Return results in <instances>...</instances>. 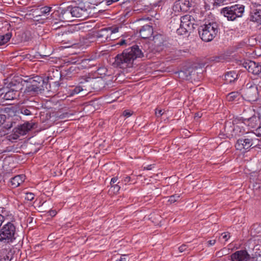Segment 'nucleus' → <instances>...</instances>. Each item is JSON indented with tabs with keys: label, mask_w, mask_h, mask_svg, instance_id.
Masks as SVG:
<instances>
[{
	"label": "nucleus",
	"mask_w": 261,
	"mask_h": 261,
	"mask_svg": "<svg viewBox=\"0 0 261 261\" xmlns=\"http://www.w3.org/2000/svg\"><path fill=\"white\" fill-rule=\"evenodd\" d=\"M182 53H187V50H178L177 51V54L180 55V56H182Z\"/></svg>",
	"instance_id": "nucleus-51"
},
{
	"label": "nucleus",
	"mask_w": 261,
	"mask_h": 261,
	"mask_svg": "<svg viewBox=\"0 0 261 261\" xmlns=\"http://www.w3.org/2000/svg\"><path fill=\"white\" fill-rule=\"evenodd\" d=\"M119 0H108L107 2L108 5H111L113 3L118 2ZM135 0H124L122 3L121 6L122 7H127L128 4H133Z\"/></svg>",
	"instance_id": "nucleus-28"
},
{
	"label": "nucleus",
	"mask_w": 261,
	"mask_h": 261,
	"mask_svg": "<svg viewBox=\"0 0 261 261\" xmlns=\"http://www.w3.org/2000/svg\"><path fill=\"white\" fill-rule=\"evenodd\" d=\"M30 85L27 87L28 92L38 93L44 90V85H47L43 79L40 76H36L30 79Z\"/></svg>",
	"instance_id": "nucleus-8"
},
{
	"label": "nucleus",
	"mask_w": 261,
	"mask_h": 261,
	"mask_svg": "<svg viewBox=\"0 0 261 261\" xmlns=\"http://www.w3.org/2000/svg\"><path fill=\"white\" fill-rule=\"evenodd\" d=\"M32 110H34V108L32 106H22L20 108L19 111L20 113L29 116L32 115Z\"/></svg>",
	"instance_id": "nucleus-24"
},
{
	"label": "nucleus",
	"mask_w": 261,
	"mask_h": 261,
	"mask_svg": "<svg viewBox=\"0 0 261 261\" xmlns=\"http://www.w3.org/2000/svg\"><path fill=\"white\" fill-rule=\"evenodd\" d=\"M49 213V215L51 216H55L57 214V212L55 210H51Z\"/></svg>",
	"instance_id": "nucleus-52"
},
{
	"label": "nucleus",
	"mask_w": 261,
	"mask_h": 261,
	"mask_svg": "<svg viewBox=\"0 0 261 261\" xmlns=\"http://www.w3.org/2000/svg\"><path fill=\"white\" fill-rule=\"evenodd\" d=\"M12 37L11 33H6L5 35L0 34V46L3 45L7 43Z\"/></svg>",
	"instance_id": "nucleus-27"
},
{
	"label": "nucleus",
	"mask_w": 261,
	"mask_h": 261,
	"mask_svg": "<svg viewBox=\"0 0 261 261\" xmlns=\"http://www.w3.org/2000/svg\"><path fill=\"white\" fill-rule=\"evenodd\" d=\"M250 258L246 250H239L231 255L232 261H248Z\"/></svg>",
	"instance_id": "nucleus-14"
},
{
	"label": "nucleus",
	"mask_w": 261,
	"mask_h": 261,
	"mask_svg": "<svg viewBox=\"0 0 261 261\" xmlns=\"http://www.w3.org/2000/svg\"><path fill=\"white\" fill-rule=\"evenodd\" d=\"M132 113H130V112L128 110H125L123 112V115L124 116V117H128L129 116H130L132 115Z\"/></svg>",
	"instance_id": "nucleus-43"
},
{
	"label": "nucleus",
	"mask_w": 261,
	"mask_h": 261,
	"mask_svg": "<svg viewBox=\"0 0 261 261\" xmlns=\"http://www.w3.org/2000/svg\"><path fill=\"white\" fill-rule=\"evenodd\" d=\"M5 84L6 88L13 90L18 94H20V91L22 89V82L20 79H8L7 83H5Z\"/></svg>",
	"instance_id": "nucleus-11"
},
{
	"label": "nucleus",
	"mask_w": 261,
	"mask_h": 261,
	"mask_svg": "<svg viewBox=\"0 0 261 261\" xmlns=\"http://www.w3.org/2000/svg\"><path fill=\"white\" fill-rule=\"evenodd\" d=\"M176 22L177 24L179 23V28L176 30V32L180 35L191 33L197 26L194 18L189 14L181 16Z\"/></svg>",
	"instance_id": "nucleus-4"
},
{
	"label": "nucleus",
	"mask_w": 261,
	"mask_h": 261,
	"mask_svg": "<svg viewBox=\"0 0 261 261\" xmlns=\"http://www.w3.org/2000/svg\"><path fill=\"white\" fill-rule=\"evenodd\" d=\"M6 116L4 114L0 113V126H1L5 121Z\"/></svg>",
	"instance_id": "nucleus-42"
},
{
	"label": "nucleus",
	"mask_w": 261,
	"mask_h": 261,
	"mask_svg": "<svg viewBox=\"0 0 261 261\" xmlns=\"http://www.w3.org/2000/svg\"><path fill=\"white\" fill-rule=\"evenodd\" d=\"M130 180V177L127 176L126 177H124L120 181L121 185H126L127 183H128Z\"/></svg>",
	"instance_id": "nucleus-37"
},
{
	"label": "nucleus",
	"mask_w": 261,
	"mask_h": 261,
	"mask_svg": "<svg viewBox=\"0 0 261 261\" xmlns=\"http://www.w3.org/2000/svg\"><path fill=\"white\" fill-rule=\"evenodd\" d=\"M198 30L200 38L205 42H210L218 35L220 29L217 22H211L201 25Z\"/></svg>",
	"instance_id": "nucleus-2"
},
{
	"label": "nucleus",
	"mask_w": 261,
	"mask_h": 261,
	"mask_svg": "<svg viewBox=\"0 0 261 261\" xmlns=\"http://www.w3.org/2000/svg\"><path fill=\"white\" fill-rule=\"evenodd\" d=\"M25 125L26 126L28 132L29 130H30L32 128V125L29 123H27L25 124Z\"/></svg>",
	"instance_id": "nucleus-50"
},
{
	"label": "nucleus",
	"mask_w": 261,
	"mask_h": 261,
	"mask_svg": "<svg viewBox=\"0 0 261 261\" xmlns=\"http://www.w3.org/2000/svg\"><path fill=\"white\" fill-rule=\"evenodd\" d=\"M34 198V194L32 193H27L25 199L28 200L32 201Z\"/></svg>",
	"instance_id": "nucleus-36"
},
{
	"label": "nucleus",
	"mask_w": 261,
	"mask_h": 261,
	"mask_svg": "<svg viewBox=\"0 0 261 261\" xmlns=\"http://www.w3.org/2000/svg\"><path fill=\"white\" fill-rule=\"evenodd\" d=\"M15 134L17 137H18L19 135H24L28 132L25 124L19 126L18 128H15Z\"/></svg>",
	"instance_id": "nucleus-26"
},
{
	"label": "nucleus",
	"mask_w": 261,
	"mask_h": 261,
	"mask_svg": "<svg viewBox=\"0 0 261 261\" xmlns=\"http://www.w3.org/2000/svg\"><path fill=\"white\" fill-rule=\"evenodd\" d=\"M243 120L245 123H247L249 126L253 128L257 125V122H259V118L257 116L253 115L249 118L244 119Z\"/></svg>",
	"instance_id": "nucleus-23"
},
{
	"label": "nucleus",
	"mask_w": 261,
	"mask_h": 261,
	"mask_svg": "<svg viewBox=\"0 0 261 261\" xmlns=\"http://www.w3.org/2000/svg\"><path fill=\"white\" fill-rule=\"evenodd\" d=\"M179 197L180 196L178 194L172 195L169 197L168 201L170 202L171 203H174L175 202L179 200Z\"/></svg>",
	"instance_id": "nucleus-33"
},
{
	"label": "nucleus",
	"mask_w": 261,
	"mask_h": 261,
	"mask_svg": "<svg viewBox=\"0 0 261 261\" xmlns=\"http://www.w3.org/2000/svg\"><path fill=\"white\" fill-rule=\"evenodd\" d=\"M216 240H211L207 242V246H211L214 245L216 243Z\"/></svg>",
	"instance_id": "nucleus-47"
},
{
	"label": "nucleus",
	"mask_w": 261,
	"mask_h": 261,
	"mask_svg": "<svg viewBox=\"0 0 261 261\" xmlns=\"http://www.w3.org/2000/svg\"><path fill=\"white\" fill-rule=\"evenodd\" d=\"M79 68L76 66H70L67 69H63L61 71V77L64 79L68 80L75 76L77 73V70Z\"/></svg>",
	"instance_id": "nucleus-15"
},
{
	"label": "nucleus",
	"mask_w": 261,
	"mask_h": 261,
	"mask_svg": "<svg viewBox=\"0 0 261 261\" xmlns=\"http://www.w3.org/2000/svg\"><path fill=\"white\" fill-rule=\"evenodd\" d=\"M251 20L253 21L256 22L261 25V10H256L251 15Z\"/></svg>",
	"instance_id": "nucleus-25"
},
{
	"label": "nucleus",
	"mask_w": 261,
	"mask_h": 261,
	"mask_svg": "<svg viewBox=\"0 0 261 261\" xmlns=\"http://www.w3.org/2000/svg\"><path fill=\"white\" fill-rule=\"evenodd\" d=\"M140 36L143 39H148L153 34L152 27L150 25H144L139 31Z\"/></svg>",
	"instance_id": "nucleus-17"
},
{
	"label": "nucleus",
	"mask_w": 261,
	"mask_h": 261,
	"mask_svg": "<svg viewBox=\"0 0 261 261\" xmlns=\"http://www.w3.org/2000/svg\"><path fill=\"white\" fill-rule=\"evenodd\" d=\"M244 8L243 5L237 4L223 8L221 13L226 17L228 20L233 21L237 18L242 16L244 12Z\"/></svg>",
	"instance_id": "nucleus-6"
},
{
	"label": "nucleus",
	"mask_w": 261,
	"mask_h": 261,
	"mask_svg": "<svg viewBox=\"0 0 261 261\" xmlns=\"http://www.w3.org/2000/svg\"><path fill=\"white\" fill-rule=\"evenodd\" d=\"M51 8L48 6H45L39 9V16H41L45 14H49L51 11Z\"/></svg>",
	"instance_id": "nucleus-30"
},
{
	"label": "nucleus",
	"mask_w": 261,
	"mask_h": 261,
	"mask_svg": "<svg viewBox=\"0 0 261 261\" xmlns=\"http://www.w3.org/2000/svg\"><path fill=\"white\" fill-rule=\"evenodd\" d=\"M89 80H91V79H90V78H88V79H87V80H86V81L87 82H89Z\"/></svg>",
	"instance_id": "nucleus-58"
},
{
	"label": "nucleus",
	"mask_w": 261,
	"mask_h": 261,
	"mask_svg": "<svg viewBox=\"0 0 261 261\" xmlns=\"http://www.w3.org/2000/svg\"><path fill=\"white\" fill-rule=\"evenodd\" d=\"M153 41L154 48L156 49V47H158L157 50L160 51L163 49L164 39L163 37L161 35H156L154 36L153 38Z\"/></svg>",
	"instance_id": "nucleus-19"
},
{
	"label": "nucleus",
	"mask_w": 261,
	"mask_h": 261,
	"mask_svg": "<svg viewBox=\"0 0 261 261\" xmlns=\"http://www.w3.org/2000/svg\"><path fill=\"white\" fill-rule=\"evenodd\" d=\"M251 234L257 238V240L261 242V226L258 224H254L251 229Z\"/></svg>",
	"instance_id": "nucleus-21"
},
{
	"label": "nucleus",
	"mask_w": 261,
	"mask_h": 261,
	"mask_svg": "<svg viewBox=\"0 0 261 261\" xmlns=\"http://www.w3.org/2000/svg\"><path fill=\"white\" fill-rule=\"evenodd\" d=\"M191 7L189 0H175L173 6V10L175 12H187Z\"/></svg>",
	"instance_id": "nucleus-10"
},
{
	"label": "nucleus",
	"mask_w": 261,
	"mask_h": 261,
	"mask_svg": "<svg viewBox=\"0 0 261 261\" xmlns=\"http://www.w3.org/2000/svg\"><path fill=\"white\" fill-rule=\"evenodd\" d=\"M25 179V175L20 174L16 175L11 179V187L12 188H15L22 184Z\"/></svg>",
	"instance_id": "nucleus-18"
},
{
	"label": "nucleus",
	"mask_w": 261,
	"mask_h": 261,
	"mask_svg": "<svg viewBox=\"0 0 261 261\" xmlns=\"http://www.w3.org/2000/svg\"><path fill=\"white\" fill-rule=\"evenodd\" d=\"M164 112L165 111L163 110H158L157 109H156L155 111V114L156 117H159L162 116L164 114Z\"/></svg>",
	"instance_id": "nucleus-39"
},
{
	"label": "nucleus",
	"mask_w": 261,
	"mask_h": 261,
	"mask_svg": "<svg viewBox=\"0 0 261 261\" xmlns=\"http://www.w3.org/2000/svg\"><path fill=\"white\" fill-rule=\"evenodd\" d=\"M128 12H127L125 14L128 15Z\"/></svg>",
	"instance_id": "nucleus-59"
},
{
	"label": "nucleus",
	"mask_w": 261,
	"mask_h": 261,
	"mask_svg": "<svg viewBox=\"0 0 261 261\" xmlns=\"http://www.w3.org/2000/svg\"><path fill=\"white\" fill-rule=\"evenodd\" d=\"M144 57L141 49L137 45L124 49L115 58V64L120 68L125 69L133 67L134 61Z\"/></svg>",
	"instance_id": "nucleus-1"
},
{
	"label": "nucleus",
	"mask_w": 261,
	"mask_h": 261,
	"mask_svg": "<svg viewBox=\"0 0 261 261\" xmlns=\"http://www.w3.org/2000/svg\"><path fill=\"white\" fill-rule=\"evenodd\" d=\"M240 96V94L238 92H232L227 95V99L228 101L234 100Z\"/></svg>",
	"instance_id": "nucleus-31"
},
{
	"label": "nucleus",
	"mask_w": 261,
	"mask_h": 261,
	"mask_svg": "<svg viewBox=\"0 0 261 261\" xmlns=\"http://www.w3.org/2000/svg\"><path fill=\"white\" fill-rule=\"evenodd\" d=\"M121 184L120 181H118L117 184L111 186V188H113L114 193H117L120 190L121 188Z\"/></svg>",
	"instance_id": "nucleus-35"
},
{
	"label": "nucleus",
	"mask_w": 261,
	"mask_h": 261,
	"mask_svg": "<svg viewBox=\"0 0 261 261\" xmlns=\"http://www.w3.org/2000/svg\"><path fill=\"white\" fill-rule=\"evenodd\" d=\"M118 45L122 46L126 44V40L123 39H120L117 43Z\"/></svg>",
	"instance_id": "nucleus-46"
},
{
	"label": "nucleus",
	"mask_w": 261,
	"mask_h": 261,
	"mask_svg": "<svg viewBox=\"0 0 261 261\" xmlns=\"http://www.w3.org/2000/svg\"><path fill=\"white\" fill-rule=\"evenodd\" d=\"M83 2L85 4H87V6L91 7V5L97 6L102 3L103 0H83Z\"/></svg>",
	"instance_id": "nucleus-29"
},
{
	"label": "nucleus",
	"mask_w": 261,
	"mask_h": 261,
	"mask_svg": "<svg viewBox=\"0 0 261 261\" xmlns=\"http://www.w3.org/2000/svg\"><path fill=\"white\" fill-rule=\"evenodd\" d=\"M245 92V95L249 101H255L258 95L261 94V91H258V88L255 85L250 86Z\"/></svg>",
	"instance_id": "nucleus-13"
},
{
	"label": "nucleus",
	"mask_w": 261,
	"mask_h": 261,
	"mask_svg": "<svg viewBox=\"0 0 261 261\" xmlns=\"http://www.w3.org/2000/svg\"><path fill=\"white\" fill-rule=\"evenodd\" d=\"M83 90V87L81 86H76L72 91L71 92V95H72L75 94H78L80 92Z\"/></svg>",
	"instance_id": "nucleus-34"
},
{
	"label": "nucleus",
	"mask_w": 261,
	"mask_h": 261,
	"mask_svg": "<svg viewBox=\"0 0 261 261\" xmlns=\"http://www.w3.org/2000/svg\"><path fill=\"white\" fill-rule=\"evenodd\" d=\"M251 261H261V255L258 254L256 257H253Z\"/></svg>",
	"instance_id": "nucleus-48"
},
{
	"label": "nucleus",
	"mask_w": 261,
	"mask_h": 261,
	"mask_svg": "<svg viewBox=\"0 0 261 261\" xmlns=\"http://www.w3.org/2000/svg\"><path fill=\"white\" fill-rule=\"evenodd\" d=\"M176 20L175 19H173V21H174L173 23H175V21ZM171 23H173L172 20H171Z\"/></svg>",
	"instance_id": "nucleus-57"
},
{
	"label": "nucleus",
	"mask_w": 261,
	"mask_h": 261,
	"mask_svg": "<svg viewBox=\"0 0 261 261\" xmlns=\"http://www.w3.org/2000/svg\"><path fill=\"white\" fill-rule=\"evenodd\" d=\"M57 24H58V23H55L53 25V27H54L55 29H57L58 27H57Z\"/></svg>",
	"instance_id": "nucleus-54"
},
{
	"label": "nucleus",
	"mask_w": 261,
	"mask_h": 261,
	"mask_svg": "<svg viewBox=\"0 0 261 261\" xmlns=\"http://www.w3.org/2000/svg\"><path fill=\"white\" fill-rule=\"evenodd\" d=\"M71 6L66 8H59L58 10L55 11L53 14V17L54 15H58L59 19L64 22H71L73 20V16L72 15Z\"/></svg>",
	"instance_id": "nucleus-9"
},
{
	"label": "nucleus",
	"mask_w": 261,
	"mask_h": 261,
	"mask_svg": "<svg viewBox=\"0 0 261 261\" xmlns=\"http://www.w3.org/2000/svg\"><path fill=\"white\" fill-rule=\"evenodd\" d=\"M16 228L12 222H8L0 229V242L7 244L13 243L17 236Z\"/></svg>",
	"instance_id": "nucleus-5"
},
{
	"label": "nucleus",
	"mask_w": 261,
	"mask_h": 261,
	"mask_svg": "<svg viewBox=\"0 0 261 261\" xmlns=\"http://www.w3.org/2000/svg\"><path fill=\"white\" fill-rule=\"evenodd\" d=\"M258 140L255 138V135L250 132L239 138L235 145L237 150L243 151H248L252 148L257 147Z\"/></svg>",
	"instance_id": "nucleus-3"
},
{
	"label": "nucleus",
	"mask_w": 261,
	"mask_h": 261,
	"mask_svg": "<svg viewBox=\"0 0 261 261\" xmlns=\"http://www.w3.org/2000/svg\"><path fill=\"white\" fill-rule=\"evenodd\" d=\"M83 1L77 6H71L73 18L84 20L88 18L91 13V7L86 5Z\"/></svg>",
	"instance_id": "nucleus-7"
},
{
	"label": "nucleus",
	"mask_w": 261,
	"mask_h": 261,
	"mask_svg": "<svg viewBox=\"0 0 261 261\" xmlns=\"http://www.w3.org/2000/svg\"><path fill=\"white\" fill-rule=\"evenodd\" d=\"M0 261H10L9 257L7 254H0Z\"/></svg>",
	"instance_id": "nucleus-38"
},
{
	"label": "nucleus",
	"mask_w": 261,
	"mask_h": 261,
	"mask_svg": "<svg viewBox=\"0 0 261 261\" xmlns=\"http://www.w3.org/2000/svg\"><path fill=\"white\" fill-rule=\"evenodd\" d=\"M118 178L117 176H116V177H113L111 180V181H110V185L111 186L114 185H116V184H117V182H118Z\"/></svg>",
	"instance_id": "nucleus-41"
},
{
	"label": "nucleus",
	"mask_w": 261,
	"mask_h": 261,
	"mask_svg": "<svg viewBox=\"0 0 261 261\" xmlns=\"http://www.w3.org/2000/svg\"><path fill=\"white\" fill-rule=\"evenodd\" d=\"M186 249H187V246H186V245H185V244L182 245L178 248L179 251L180 252H184V251H185L186 250Z\"/></svg>",
	"instance_id": "nucleus-44"
},
{
	"label": "nucleus",
	"mask_w": 261,
	"mask_h": 261,
	"mask_svg": "<svg viewBox=\"0 0 261 261\" xmlns=\"http://www.w3.org/2000/svg\"><path fill=\"white\" fill-rule=\"evenodd\" d=\"M192 72V71L190 72L189 70H187V75L186 77V79L187 80H190L192 79V74H191Z\"/></svg>",
	"instance_id": "nucleus-45"
},
{
	"label": "nucleus",
	"mask_w": 261,
	"mask_h": 261,
	"mask_svg": "<svg viewBox=\"0 0 261 261\" xmlns=\"http://www.w3.org/2000/svg\"><path fill=\"white\" fill-rule=\"evenodd\" d=\"M185 74V72L184 71H180L179 72V75L182 76V77H183L182 74Z\"/></svg>",
	"instance_id": "nucleus-56"
},
{
	"label": "nucleus",
	"mask_w": 261,
	"mask_h": 261,
	"mask_svg": "<svg viewBox=\"0 0 261 261\" xmlns=\"http://www.w3.org/2000/svg\"><path fill=\"white\" fill-rule=\"evenodd\" d=\"M19 96V94H17V93L8 89L5 93L3 98L5 100H10L16 99Z\"/></svg>",
	"instance_id": "nucleus-22"
},
{
	"label": "nucleus",
	"mask_w": 261,
	"mask_h": 261,
	"mask_svg": "<svg viewBox=\"0 0 261 261\" xmlns=\"http://www.w3.org/2000/svg\"><path fill=\"white\" fill-rule=\"evenodd\" d=\"M221 236L225 240V241H226L230 238V233L228 232H225L222 233Z\"/></svg>",
	"instance_id": "nucleus-40"
},
{
	"label": "nucleus",
	"mask_w": 261,
	"mask_h": 261,
	"mask_svg": "<svg viewBox=\"0 0 261 261\" xmlns=\"http://www.w3.org/2000/svg\"><path fill=\"white\" fill-rule=\"evenodd\" d=\"M243 65L248 72L253 74L257 75L261 72V66L253 61L248 60L245 62Z\"/></svg>",
	"instance_id": "nucleus-12"
},
{
	"label": "nucleus",
	"mask_w": 261,
	"mask_h": 261,
	"mask_svg": "<svg viewBox=\"0 0 261 261\" xmlns=\"http://www.w3.org/2000/svg\"><path fill=\"white\" fill-rule=\"evenodd\" d=\"M238 79V74L235 71L227 72L224 75V80L227 84L234 82Z\"/></svg>",
	"instance_id": "nucleus-20"
},
{
	"label": "nucleus",
	"mask_w": 261,
	"mask_h": 261,
	"mask_svg": "<svg viewBox=\"0 0 261 261\" xmlns=\"http://www.w3.org/2000/svg\"><path fill=\"white\" fill-rule=\"evenodd\" d=\"M151 166H152L151 165H148L146 167H145V168L146 170H151L152 169Z\"/></svg>",
	"instance_id": "nucleus-53"
},
{
	"label": "nucleus",
	"mask_w": 261,
	"mask_h": 261,
	"mask_svg": "<svg viewBox=\"0 0 261 261\" xmlns=\"http://www.w3.org/2000/svg\"><path fill=\"white\" fill-rule=\"evenodd\" d=\"M252 133L255 135V138L258 140V143L259 142H261V126L258 127ZM259 145L258 144V145Z\"/></svg>",
	"instance_id": "nucleus-32"
},
{
	"label": "nucleus",
	"mask_w": 261,
	"mask_h": 261,
	"mask_svg": "<svg viewBox=\"0 0 261 261\" xmlns=\"http://www.w3.org/2000/svg\"><path fill=\"white\" fill-rule=\"evenodd\" d=\"M112 32H115V31H112L111 28H105L98 31L96 33V36L97 38L101 39L102 41H105L112 34Z\"/></svg>",
	"instance_id": "nucleus-16"
},
{
	"label": "nucleus",
	"mask_w": 261,
	"mask_h": 261,
	"mask_svg": "<svg viewBox=\"0 0 261 261\" xmlns=\"http://www.w3.org/2000/svg\"><path fill=\"white\" fill-rule=\"evenodd\" d=\"M118 28H115L113 30L112 29V31H115V33L118 32ZM112 33H114V32H112Z\"/></svg>",
	"instance_id": "nucleus-55"
},
{
	"label": "nucleus",
	"mask_w": 261,
	"mask_h": 261,
	"mask_svg": "<svg viewBox=\"0 0 261 261\" xmlns=\"http://www.w3.org/2000/svg\"><path fill=\"white\" fill-rule=\"evenodd\" d=\"M127 256V255H126V254L122 255L120 258L119 259V260H117V261H126V257Z\"/></svg>",
	"instance_id": "nucleus-49"
}]
</instances>
